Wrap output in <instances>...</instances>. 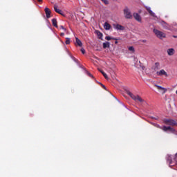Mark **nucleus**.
Masks as SVG:
<instances>
[{"label":"nucleus","mask_w":177,"mask_h":177,"mask_svg":"<svg viewBox=\"0 0 177 177\" xmlns=\"http://www.w3.org/2000/svg\"><path fill=\"white\" fill-rule=\"evenodd\" d=\"M127 95H129V97L133 99V100H135V102H140V103H143L144 100L139 96L138 95H135L131 91H127Z\"/></svg>","instance_id":"obj_1"},{"label":"nucleus","mask_w":177,"mask_h":177,"mask_svg":"<svg viewBox=\"0 0 177 177\" xmlns=\"http://www.w3.org/2000/svg\"><path fill=\"white\" fill-rule=\"evenodd\" d=\"M153 33L157 37V38H159V39H163V38H165V37H167V35L165 33L156 28L153 29Z\"/></svg>","instance_id":"obj_2"},{"label":"nucleus","mask_w":177,"mask_h":177,"mask_svg":"<svg viewBox=\"0 0 177 177\" xmlns=\"http://www.w3.org/2000/svg\"><path fill=\"white\" fill-rule=\"evenodd\" d=\"M124 16L126 19H132V13H131V10L128 8H126L123 10Z\"/></svg>","instance_id":"obj_3"},{"label":"nucleus","mask_w":177,"mask_h":177,"mask_svg":"<svg viewBox=\"0 0 177 177\" xmlns=\"http://www.w3.org/2000/svg\"><path fill=\"white\" fill-rule=\"evenodd\" d=\"M157 75L159 77H168V73L164 69H161L160 71L156 72Z\"/></svg>","instance_id":"obj_4"},{"label":"nucleus","mask_w":177,"mask_h":177,"mask_svg":"<svg viewBox=\"0 0 177 177\" xmlns=\"http://www.w3.org/2000/svg\"><path fill=\"white\" fill-rule=\"evenodd\" d=\"M133 16L136 21H138V23H142V17H140L138 12H134Z\"/></svg>","instance_id":"obj_5"},{"label":"nucleus","mask_w":177,"mask_h":177,"mask_svg":"<svg viewBox=\"0 0 177 177\" xmlns=\"http://www.w3.org/2000/svg\"><path fill=\"white\" fill-rule=\"evenodd\" d=\"M165 124H167V125L174 126V125H177V122L174 120H166Z\"/></svg>","instance_id":"obj_6"},{"label":"nucleus","mask_w":177,"mask_h":177,"mask_svg":"<svg viewBox=\"0 0 177 177\" xmlns=\"http://www.w3.org/2000/svg\"><path fill=\"white\" fill-rule=\"evenodd\" d=\"M168 56H174L175 55V50L174 48H168L167 50Z\"/></svg>","instance_id":"obj_7"},{"label":"nucleus","mask_w":177,"mask_h":177,"mask_svg":"<svg viewBox=\"0 0 177 177\" xmlns=\"http://www.w3.org/2000/svg\"><path fill=\"white\" fill-rule=\"evenodd\" d=\"M162 129L167 132V131H169V132H174L175 131V129H174L173 128H171V127H162Z\"/></svg>","instance_id":"obj_8"},{"label":"nucleus","mask_w":177,"mask_h":177,"mask_svg":"<svg viewBox=\"0 0 177 177\" xmlns=\"http://www.w3.org/2000/svg\"><path fill=\"white\" fill-rule=\"evenodd\" d=\"M114 28H115V30H121V31L125 30V27H124V26H121V25H120V24H116V25H115V26H114Z\"/></svg>","instance_id":"obj_9"},{"label":"nucleus","mask_w":177,"mask_h":177,"mask_svg":"<svg viewBox=\"0 0 177 177\" xmlns=\"http://www.w3.org/2000/svg\"><path fill=\"white\" fill-rule=\"evenodd\" d=\"M44 10H45V13H46L47 19L50 18V10H49V8H48V7H46Z\"/></svg>","instance_id":"obj_10"},{"label":"nucleus","mask_w":177,"mask_h":177,"mask_svg":"<svg viewBox=\"0 0 177 177\" xmlns=\"http://www.w3.org/2000/svg\"><path fill=\"white\" fill-rule=\"evenodd\" d=\"M54 10L56 12V13H59V15H62V16H63V11L57 8V6H54Z\"/></svg>","instance_id":"obj_11"},{"label":"nucleus","mask_w":177,"mask_h":177,"mask_svg":"<svg viewBox=\"0 0 177 177\" xmlns=\"http://www.w3.org/2000/svg\"><path fill=\"white\" fill-rule=\"evenodd\" d=\"M156 88H158V89H159L160 91H162V93H165V92H167V88L161 86H158V85H156Z\"/></svg>","instance_id":"obj_12"},{"label":"nucleus","mask_w":177,"mask_h":177,"mask_svg":"<svg viewBox=\"0 0 177 177\" xmlns=\"http://www.w3.org/2000/svg\"><path fill=\"white\" fill-rule=\"evenodd\" d=\"M146 8H147V10H148L149 15H151V16H153V17H156V14H154V12H153V11L150 8V7H146Z\"/></svg>","instance_id":"obj_13"},{"label":"nucleus","mask_w":177,"mask_h":177,"mask_svg":"<svg viewBox=\"0 0 177 177\" xmlns=\"http://www.w3.org/2000/svg\"><path fill=\"white\" fill-rule=\"evenodd\" d=\"M134 62H136L135 64V66L137 67L138 68H139V67H140V61H138V58L135 57L134 58Z\"/></svg>","instance_id":"obj_14"},{"label":"nucleus","mask_w":177,"mask_h":177,"mask_svg":"<svg viewBox=\"0 0 177 177\" xmlns=\"http://www.w3.org/2000/svg\"><path fill=\"white\" fill-rule=\"evenodd\" d=\"M153 68L155 71H157V70L160 69V63H155L154 66H153Z\"/></svg>","instance_id":"obj_15"},{"label":"nucleus","mask_w":177,"mask_h":177,"mask_svg":"<svg viewBox=\"0 0 177 177\" xmlns=\"http://www.w3.org/2000/svg\"><path fill=\"white\" fill-rule=\"evenodd\" d=\"M104 28H105L106 30H110L111 28V26L109 25V23L105 22L104 24Z\"/></svg>","instance_id":"obj_16"},{"label":"nucleus","mask_w":177,"mask_h":177,"mask_svg":"<svg viewBox=\"0 0 177 177\" xmlns=\"http://www.w3.org/2000/svg\"><path fill=\"white\" fill-rule=\"evenodd\" d=\"M75 39L77 45H78V46H82V42L81 41V40H80L78 37H75Z\"/></svg>","instance_id":"obj_17"},{"label":"nucleus","mask_w":177,"mask_h":177,"mask_svg":"<svg viewBox=\"0 0 177 177\" xmlns=\"http://www.w3.org/2000/svg\"><path fill=\"white\" fill-rule=\"evenodd\" d=\"M103 48L104 49H106V48H110V42L106 41L105 43H103Z\"/></svg>","instance_id":"obj_18"},{"label":"nucleus","mask_w":177,"mask_h":177,"mask_svg":"<svg viewBox=\"0 0 177 177\" xmlns=\"http://www.w3.org/2000/svg\"><path fill=\"white\" fill-rule=\"evenodd\" d=\"M95 32H96L98 38L100 39H102V37H103V34H102V32H100V31H99V30L95 31Z\"/></svg>","instance_id":"obj_19"},{"label":"nucleus","mask_w":177,"mask_h":177,"mask_svg":"<svg viewBox=\"0 0 177 177\" xmlns=\"http://www.w3.org/2000/svg\"><path fill=\"white\" fill-rule=\"evenodd\" d=\"M172 158H174V156H169L167 158V161L169 164H172Z\"/></svg>","instance_id":"obj_20"},{"label":"nucleus","mask_w":177,"mask_h":177,"mask_svg":"<svg viewBox=\"0 0 177 177\" xmlns=\"http://www.w3.org/2000/svg\"><path fill=\"white\" fill-rule=\"evenodd\" d=\"M52 23H53V25L54 26V27L57 28V21H56V19H53L52 20Z\"/></svg>","instance_id":"obj_21"},{"label":"nucleus","mask_w":177,"mask_h":177,"mask_svg":"<svg viewBox=\"0 0 177 177\" xmlns=\"http://www.w3.org/2000/svg\"><path fill=\"white\" fill-rule=\"evenodd\" d=\"M129 50L130 52L133 53V52H135V48H133V46H130V47H129Z\"/></svg>","instance_id":"obj_22"},{"label":"nucleus","mask_w":177,"mask_h":177,"mask_svg":"<svg viewBox=\"0 0 177 177\" xmlns=\"http://www.w3.org/2000/svg\"><path fill=\"white\" fill-rule=\"evenodd\" d=\"M66 44L70 45V38H68V37L66 38Z\"/></svg>","instance_id":"obj_23"},{"label":"nucleus","mask_w":177,"mask_h":177,"mask_svg":"<svg viewBox=\"0 0 177 177\" xmlns=\"http://www.w3.org/2000/svg\"><path fill=\"white\" fill-rule=\"evenodd\" d=\"M102 75L104 77V78H106V80H109V76H107V74L102 73Z\"/></svg>","instance_id":"obj_24"},{"label":"nucleus","mask_w":177,"mask_h":177,"mask_svg":"<svg viewBox=\"0 0 177 177\" xmlns=\"http://www.w3.org/2000/svg\"><path fill=\"white\" fill-rule=\"evenodd\" d=\"M102 2H104V3H105V5H109V0H101Z\"/></svg>","instance_id":"obj_25"},{"label":"nucleus","mask_w":177,"mask_h":177,"mask_svg":"<svg viewBox=\"0 0 177 177\" xmlns=\"http://www.w3.org/2000/svg\"><path fill=\"white\" fill-rule=\"evenodd\" d=\"M105 39H106V41H111V39H112V38L110 37V36H106V37H105Z\"/></svg>","instance_id":"obj_26"},{"label":"nucleus","mask_w":177,"mask_h":177,"mask_svg":"<svg viewBox=\"0 0 177 177\" xmlns=\"http://www.w3.org/2000/svg\"><path fill=\"white\" fill-rule=\"evenodd\" d=\"M81 52L83 55H85V49L84 48H81Z\"/></svg>","instance_id":"obj_27"},{"label":"nucleus","mask_w":177,"mask_h":177,"mask_svg":"<svg viewBox=\"0 0 177 177\" xmlns=\"http://www.w3.org/2000/svg\"><path fill=\"white\" fill-rule=\"evenodd\" d=\"M60 28H61L62 30H64V31H66V28H64L63 26H60Z\"/></svg>","instance_id":"obj_28"},{"label":"nucleus","mask_w":177,"mask_h":177,"mask_svg":"<svg viewBox=\"0 0 177 177\" xmlns=\"http://www.w3.org/2000/svg\"><path fill=\"white\" fill-rule=\"evenodd\" d=\"M87 74L88 75L89 77H91V78L93 77V75H92V74H91L89 72H87Z\"/></svg>","instance_id":"obj_29"},{"label":"nucleus","mask_w":177,"mask_h":177,"mask_svg":"<svg viewBox=\"0 0 177 177\" xmlns=\"http://www.w3.org/2000/svg\"><path fill=\"white\" fill-rule=\"evenodd\" d=\"M155 127H157L158 128H160V126L158 124H154Z\"/></svg>","instance_id":"obj_30"},{"label":"nucleus","mask_w":177,"mask_h":177,"mask_svg":"<svg viewBox=\"0 0 177 177\" xmlns=\"http://www.w3.org/2000/svg\"><path fill=\"white\" fill-rule=\"evenodd\" d=\"M60 35H61L62 37H63V36L64 35V33L62 32V33L60 34Z\"/></svg>","instance_id":"obj_31"},{"label":"nucleus","mask_w":177,"mask_h":177,"mask_svg":"<svg viewBox=\"0 0 177 177\" xmlns=\"http://www.w3.org/2000/svg\"><path fill=\"white\" fill-rule=\"evenodd\" d=\"M153 118L154 120H158V118Z\"/></svg>","instance_id":"obj_32"},{"label":"nucleus","mask_w":177,"mask_h":177,"mask_svg":"<svg viewBox=\"0 0 177 177\" xmlns=\"http://www.w3.org/2000/svg\"><path fill=\"white\" fill-rule=\"evenodd\" d=\"M38 2H42V0H37Z\"/></svg>","instance_id":"obj_33"},{"label":"nucleus","mask_w":177,"mask_h":177,"mask_svg":"<svg viewBox=\"0 0 177 177\" xmlns=\"http://www.w3.org/2000/svg\"><path fill=\"white\" fill-rule=\"evenodd\" d=\"M100 73H102V74H103V73H104V72H103L102 71H100Z\"/></svg>","instance_id":"obj_34"},{"label":"nucleus","mask_w":177,"mask_h":177,"mask_svg":"<svg viewBox=\"0 0 177 177\" xmlns=\"http://www.w3.org/2000/svg\"><path fill=\"white\" fill-rule=\"evenodd\" d=\"M103 86V88H104V89H106V86Z\"/></svg>","instance_id":"obj_35"},{"label":"nucleus","mask_w":177,"mask_h":177,"mask_svg":"<svg viewBox=\"0 0 177 177\" xmlns=\"http://www.w3.org/2000/svg\"><path fill=\"white\" fill-rule=\"evenodd\" d=\"M165 28H168L167 27V26H165Z\"/></svg>","instance_id":"obj_36"},{"label":"nucleus","mask_w":177,"mask_h":177,"mask_svg":"<svg viewBox=\"0 0 177 177\" xmlns=\"http://www.w3.org/2000/svg\"><path fill=\"white\" fill-rule=\"evenodd\" d=\"M142 42H146V40H143Z\"/></svg>","instance_id":"obj_37"},{"label":"nucleus","mask_w":177,"mask_h":177,"mask_svg":"<svg viewBox=\"0 0 177 177\" xmlns=\"http://www.w3.org/2000/svg\"><path fill=\"white\" fill-rule=\"evenodd\" d=\"M115 44H118V41H115Z\"/></svg>","instance_id":"obj_38"}]
</instances>
